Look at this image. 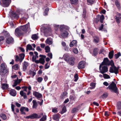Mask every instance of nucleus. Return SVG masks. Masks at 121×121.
Here are the masks:
<instances>
[{"label": "nucleus", "mask_w": 121, "mask_h": 121, "mask_svg": "<svg viewBox=\"0 0 121 121\" xmlns=\"http://www.w3.org/2000/svg\"><path fill=\"white\" fill-rule=\"evenodd\" d=\"M107 88L109 89L111 91V92L116 93L117 94H118V88L117 87L116 85L113 82H112Z\"/></svg>", "instance_id": "nucleus-1"}, {"label": "nucleus", "mask_w": 121, "mask_h": 121, "mask_svg": "<svg viewBox=\"0 0 121 121\" xmlns=\"http://www.w3.org/2000/svg\"><path fill=\"white\" fill-rule=\"evenodd\" d=\"M6 67L4 63L1 64L0 68V74L1 75H4L8 72V70L6 69Z\"/></svg>", "instance_id": "nucleus-2"}, {"label": "nucleus", "mask_w": 121, "mask_h": 121, "mask_svg": "<svg viewBox=\"0 0 121 121\" xmlns=\"http://www.w3.org/2000/svg\"><path fill=\"white\" fill-rule=\"evenodd\" d=\"M43 114L41 113L38 114L36 113H34L30 115L26 116V118L27 119L30 118L31 119H33L35 118H40L43 115Z\"/></svg>", "instance_id": "nucleus-3"}, {"label": "nucleus", "mask_w": 121, "mask_h": 121, "mask_svg": "<svg viewBox=\"0 0 121 121\" xmlns=\"http://www.w3.org/2000/svg\"><path fill=\"white\" fill-rule=\"evenodd\" d=\"M15 34L17 36H19L22 35L23 32L22 30L21 27H20L16 28L15 30Z\"/></svg>", "instance_id": "nucleus-4"}, {"label": "nucleus", "mask_w": 121, "mask_h": 121, "mask_svg": "<svg viewBox=\"0 0 121 121\" xmlns=\"http://www.w3.org/2000/svg\"><path fill=\"white\" fill-rule=\"evenodd\" d=\"M20 27H21L22 30L23 32H26L28 30L30 29V24L29 23H28L26 25L21 26Z\"/></svg>", "instance_id": "nucleus-5"}, {"label": "nucleus", "mask_w": 121, "mask_h": 121, "mask_svg": "<svg viewBox=\"0 0 121 121\" xmlns=\"http://www.w3.org/2000/svg\"><path fill=\"white\" fill-rule=\"evenodd\" d=\"M102 65L100 64L99 66V69L100 72L102 74H103L107 72L108 71V68L107 66H104L102 67V69H101V66Z\"/></svg>", "instance_id": "nucleus-6"}, {"label": "nucleus", "mask_w": 121, "mask_h": 121, "mask_svg": "<svg viewBox=\"0 0 121 121\" xmlns=\"http://www.w3.org/2000/svg\"><path fill=\"white\" fill-rule=\"evenodd\" d=\"M109 72L111 73H115L117 74L118 73V69L115 66L110 67L109 70Z\"/></svg>", "instance_id": "nucleus-7"}, {"label": "nucleus", "mask_w": 121, "mask_h": 121, "mask_svg": "<svg viewBox=\"0 0 121 121\" xmlns=\"http://www.w3.org/2000/svg\"><path fill=\"white\" fill-rule=\"evenodd\" d=\"M3 3V6L4 7H7L11 2V0H1Z\"/></svg>", "instance_id": "nucleus-8"}, {"label": "nucleus", "mask_w": 121, "mask_h": 121, "mask_svg": "<svg viewBox=\"0 0 121 121\" xmlns=\"http://www.w3.org/2000/svg\"><path fill=\"white\" fill-rule=\"evenodd\" d=\"M75 59L74 57L70 58L68 60V61L67 62L71 65H73L75 63Z\"/></svg>", "instance_id": "nucleus-9"}, {"label": "nucleus", "mask_w": 121, "mask_h": 121, "mask_svg": "<svg viewBox=\"0 0 121 121\" xmlns=\"http://www.w3.org/2000/svg\"><path fill=\"white\" fill-rule=\"evenodd\" d=\"M101 65H108L110 64V62L107 58H104L103 61Z\"/></svg>", "instance_id": "nucleus-10"}, {"label": "nucleus", "mask_w": 121, "mask_h": 121, "mask_svg": "<svg viewBox=\"0 0 121 121\" xmlns=\"http://www.w3.org/2000/svg\"><path fill=\"white\" fill-rule=\"evenodd\" d=\"M33 95L38 99L42 97V95L41 94L36 91L33 92Z\"/></svg>", "instance_id": "nucleus-11"}, {"label": "nucleus", "mask_w": 121, "mask_h": 121, "mask_svg": "<svg viewBox=\"0 0 121 121\" xmlns=\"http://www.w3.org/2000/svg\"><path fill=\"white\" fill-rule=\"evenodd\" d=\"M6 42L8 44L12 43L13 42V38L10 36L7 38L6 39Z\"/></svg>", "instance_id": "nucleus-12"}, {"label": "nucleus", "mask_w": 121, "mask_h": 121, "mask_svg": "<svg viewBox=\"0 0 121 121\" xmlns=\"http://www.w3.org/2000/svg\"><path fill=\"white\" fill-rule=\"evenodd\" d=\"M85 63L84 61H81L80 62L78 66V68L79 69L83 68L85 67Z\"/></svg>", "instance_id": "nucleus-13"}, {"label": "nucleus", "mask_w": 121, "mask_h": 121, "mask_svg": "<svg viewBox=\"0 0 121 121\" xmlns=\"http://www.w3.org/2000/svg\"><path fill=\"white\" fill-rule=\"evenodd\" d=\"M61 36L63 38L66 37L68 35V33L66 30L61 31Z\"/></svg>", "instance_id": "nucleus-14"}, {"label": "nucleus", "mask_w": 121, "mask_h": 121, "mask_svg": "<svg viewBox=\"0 0 121 121\" xmlns=\"http://www.w3.org/2000/svg\"><path fill=\"white\" fill-rule=\"evenodd\" d=\"M93 42L95 43H97L99 41V37L96 36H95L93 37Z\"/></svg>", "instance_id": "nucleus-15"}, {"label": "nucleus", "mask_w": 121, "mask_h": 121, "mask_svg": "<svg viewBox=\"0 0 121 121\" xmlns=\"http://www.w3.org/2000/svg\"><path fill=\"white\" fill-rule=\"evenodd\" d=\"M45 42L46 44L50 45L53 43L52 39L50 38H48L46 39Z\"/></svg>", "instance_id": "nucleus-16"}, {"label": "nucleus", "mask_w": 121, "mask_h": 121, "mask_svg": "<svg viewBox=\"0 0 121 121\" xmlns=\"http://www.w3.org/2000/svg\"><path fill=\"white\" fill-rule=\"evenodd\" d=\"M116 19L117 23H120L121 21V14L119 13L117 14L116 17Z\"/></svg>", "instance_id": "nucleus-17"}, {"label": "nucleus", "mask_w": 121, "mask_h": 121, "mask_svg": "<svg viewBox=\"0 0 121 121\" xmlns=\"http://www.w3.org/2000/svg\"><path fill=\"white\" fill-rule=\"evenodd\" d=\"M28 65L29 64L28 62L25 61L24 62L23 65V68L24 71H25L26 70L27 67Z\"/></svg>", "instance_id": "nucleus-18"}, {"label": "nucleus", "mask_w": 121, "mask_h": 121, "mask_svg": "<svg viewBox=\"0 0 121 121\" xmlns=\"http://www.w3.org/2000/svg\"><path fill=\"white\" fill-rule=\"evenodd\" d=\"M77 45V41L75 40H73L69 44L70 47H72L74 46Z\"/></svg>", "instance_id": "nucleus-19"}, {"label": "nucleus", "mask_w": 121, "mask_h": 121, "mask_svg": "<svg viewBox=\"0 0 121 121\" xmlns=\"http://www.w3.org/2000/svg\"><path fill=\"white\" fill-rule=\"evenodd\" d=\"M9 93L11 95L13 96H15L17 94L16 92L14 89L11 90Z\"/></svg>", "instance_id": "nucleus-20"}, {"label": "nucleus", "mask_w": 121, "mask_h": 121, "mask_svg": "<svg viewBox=\"0 0 121 121\" xmlns=\"http://www.w3.org/2000/svg\"><path fill=\"white\" fill-rule=\"evenodd\" d=\"M20 94L22 96H23L24 99H26L27 97L25 93L23 91H20Z\"/></svg>", "instance_id": "nucleus-21"}, {"label": "nucleus", "mask_w": 121, "mask_h": 121, "mask_svg": "<svg viewBox=\"0 0 121 121\" xmlns=\"http://www.w3.org/2000/svg\"><path fill=\"white\" fill-rule=\"evenodd\" d=\"M49 30L50 29H46L44 30L43 33L46 36H47L48 35V33L50 31Z\"/></svg>", "instance_id": "nucleus-22"}, {"label": "nucleus", "mask_w": 121, "mask_h": 121, "mask_svg": "<svg viewBox=\"0 0 121 121\" xmlns=\"http://www.w3.org/2000/svg\"><path fill=\"white\" fill-rule=\"evenodd\" d=\"M59 118V115L57 114L54 115L53 117V119L56 121L58 120Z\"/></svg>", "instance_id": "nucleus-23"}, {"label": "nucleus", "mask_w": 121, "mask_h": 121, "mask_svg": "<svg viewBox=\"0 0 121 121\" xmlns=\"http://www.w3.org/2000/svg\"><path fill=\"white\" fill-rule=\"evenodd\" d=\"M20 111L21 112H23V111H25L26 112H28L29 111V109L27 107H22L20 109Z\"/></svg>", "instance_id": "nucleus-24"}, {"label": "nucleus", "mask_w": 121, "mask_h": 121, "mask_svg": "<svg viewBox=\"0 0 121 121\" xmlns=\"http://www.w3.org/2000/svg\"><path fill=\"white\" fill-rule=\"evenodd\" d=\"M27 50H33L34 51L35 50V49L33 48L32 47L31 45L30 44H28L26 46V51H27Z\"/></svg>", "instance_id": "nucleus-25"}, {"label": "nucleus", "mask_w": 121, "mask_h": 121, "mask_svg": "<svg viewBox=\"0 0 121 121\" xmlns=\"http://www.w3.org/2000/svg\"><path fill=\"white\" fill-rule=\"evenodd\" d=\"M66 26L64 25H62L60 26V30L61 31L63 30H65L66 29Z\"/></svg>", "instance_id": "nucleus-26"}, {"label": "nucleus", "mask_w": 121, "mask_h": 121, "mask_svg": "<svg viewBox=\"0 0 121 121\" xmlns=\"http://www.w3.org/2000/svg\"><path fill=\"white\" fill-rule=\"evenodd\" d=\"M33 103V108H36L38 106V104L36 101L35 100H33L32 101Z\"/></svg>", "instance_id": "nucleus-27"}, {"label": "nucleus", "mask_w": 121, "mask_h": 121, "mask_svg": "<svg viewBox=\"0 0 121 121\" xmlns=\"http://www.w3.org/2000/svg\"><path fill=\"white\" fill-rule=\"evenodd\" d=\"M114 51H112L110 52L108 54V57L110 59H112L113 56Z\"/></svg>", "instance_id": "nucleus-28"}, {"label": "nucleus", "mask_w": 121, "mask_h": 121, "mask_svg": "<svg viewBox=\"0 0 121 121\" xmlns=\"http://www.w3.org/2000/svg\"><path fill=\"white\" fill-rule=\"evenodd\" d=\"M98 49L97 48H95L93 50V55L96 56L97 55L98 53Z\"/></svg>", "instance_id": "nucleus-29"}, {"label": "nucleus", "mask_w": 121, "mask_h": 121, "mask_svg": "<svg viewBox=\"0 0 121 121\" xmlns=\"http://www.w3.org/2000/svg\"><path fill=\"white\" fill-rule=\"evenodd\" d=\"M2 88L3 89H5L8 88V86L7 84L5 83H3L2 85Z\"/></svg>", "instance_id": "nucleus-30"}, {"label": "nucleus", "mask_w": 121, "mask_h": 121, "mask_svg": "<svg viewBox=\"0 0 121 121\" xmlns=\"http://www.w3.org/2000/svg\"><path fill=\"white\" fill-rule=\"evenodd\" d=\"M69 55L67 54H65L63 56V58L66 61H68V58L69 57Z\"/></svg>", "instance_id": "nucleus-31"}, {"label": "nucleus", "mask_w": 121, "mask_h": 121, "mask_svg": "<svg viewBox=\"0 0 121 121\" xmlns=\"http://www.w3.org/2000/svg\"><path fill=\"white\" fill-rule=\"evenodd\" d=\"M82 15L83 16L84 18H85L86 17V11L85 8H83V9Z\"/></svg>", "instance_id": "nucleus-32"}, {"label": "nucleus", "mask_w": 121, "mask_h": 121, "mask_svg": "<svg viewBox=\"0 0 121 121\" xmlns=\"http://www.w3.org/2000/svg\"><path fill=\"white\" fill-rule=\"evenodd\" d=\"M117 108L118 109H121V102H118L117 104Z\"/></svg>", "instance_id": "nucleus-33"}, {"label": "nucleus", "mask_w": 121, "mask_h": 121, "mask_svg": "<svg viewBox=\"0 0 121 121\" xmlns=\"http://www.w3.org/2000/svg\"><path fill=\"white\" fill-rule=\"evenodd\" d=\"M31 38L32 39L34 40L37 39L38 38V36L36 34L33 35Z\"/></svg>", "instance_id": "nucleus-34"}, {"label": "nucleus", "mask_w": 121, "mask_h": 121, "mask_svg": "<svg viewBox=\"0 0 121 121\" xmlns=\"http://www.w3.org/2000/svg\"><path fill=\"white\" fill-rule=\"evenodd\" d=\"M25 56V54L24 53H22L20 55V57L21 59V62L24 58Z\"/></svg>", "instance_id": "nucleus-35"}, {"label": "nucleus", "mask_w": 121, "mask_h": 121, "mask_svg": "<svg viewBox=\"0 0 121 121\" xmlns=\"http://www.w3.org/2000/svg\"><path fill=\"white\" fill-rule=\"evenodd\" d=\"M115 4L117 7L119 9L120 8L119 2L117 0H116L115 1Z\"/></svg>", "instance_id": "nucleus-36"}, {"label": "nucleus", "mask_w": 121, "mask_h": 121, "mask_svg": "<svg viewBox=\"0 0 121 121\" xmlns=\"http://www.w3.org/2000/svg\"><path fill=\"white\" fill-rule=\"evenodd\" d=\"M45 49V52L47 53L48 52L50 51V48L48 46H46Z\"/></svg>", "instance_id": "nucleus-37"}, {"label": "nucleus", "mask_w": 121, "mask_h": 121, "mask_svg": "<svg viewBox=\"0 0 121 121\" xmlns=\"http://www.w3.org/2000/svg\"><path fill=\"white\" fill-rule=\"evenodd\" d=\"M46 115H44L43 116V117L40 119V121H44L46 119Z\"/></svg>", "instance_id": "nucleus-38"}, {"label": "nucleus", "mask_w": 121, "mask_h": 121, "mask_svg": "<svg viewBox=\"0 0 121 121\" xmlns=\"http://www.w3.org/2000/svg\"><path fill=\"white\" fill-rule=\"evenodd\" d=\"M19 67L18 64H16L14 65L12 67V68L15 70H17L18 69Z\"/></svg>", "instance_id": "nucleus-39"}, {"label": "nucleus", "mask_w": 121, "mask_h": 121, "mask_svg": "<svg viewBox=\"0 0 121 121\" xmlns=\"http://www.w3.org/2000/svg\"><path fill=\"white\" fill-rule=\"evenodd\" d=\"M121 56V54L120 52H119L117 54H115L114 55L115 58L116 59L118 58L119 57Z\"/></svg>", "instance_id": "nucleus-40"}, {"label": "nucleus", "mask_w": 121, "mask_h": 121, "mask_svg": "<svg viewBox=\"0 0 121 121\" xmlns=\"http://www.w3.org/2000/svg\"><path fill=\"white\" fill-rule=\"evenodd\" d=\"M39 62L42 64H44L45 62L44 59L42 57L41 58L39 59Z\"/></svg>", "instance_id": "nucleus-41"}, {"label": "nucleus", "mask_w": 121, "mask_h": 121, "mask_svg": "<svg viewBox=\"0 0 121 121\" xmlns=\"http://www.w3.org/2000/svg\"><path fill=\"white\" fill-rule=\"evenodd\" d=\"M12 16L15 19H17L19 17V15L17 13H14L12 14Z\"/></svg>", "instance_id": "nucleus-42"}, {"label": "nucleus", "mask_w": 121, "mask_h": 121, "mask_svg": "<svg viewBox=\"0 0 121 121\" xmlns=\"http://www.w3.org/2000/svg\"><path fill=\"white\" fill-rule=\"evenodd\" d=\"M78 1V0H70L71 3L74 4H77Z\"/></svg>", "instance_id": "nucleus-43"}, {"label": "nucleus", "mask_w": 121, "mask_h": 121, "mask_svg": "<svg viewBox=\"0 0 121 121\" xmlns=\"http://www.w3.org/2000/svg\"><path fill=\"white\" fill-rule=\"evenodd\" d=\"M29 74H32L33 76H34L36 74V73L35 72L31 70L29 71Z\"/></svg>", "instance_id": "nucleus-44"}, {"label": "nucleus", "mask_w": 121, "mask_h": 121, "mask_svg": "<svg viewBox=\"0 0 121 121\" xmlns=\"http://www.w3.org/2000/svg\"><path fill=\"white\" fill-rule=\"evenodd\" d=\"M0 117L4 120L6 119L7 118L5 115L4 113L1 114L0 115Z\"/></svg>", "instance_id": "nucleus-45"}, {"label": "nucleus", "mask_w": 121, "mask_h": 121, "mask_svg": "<svg viewBox=\"0 0 121 121\" xmlns=\"http://www.w3.org/2000/svg\"><path fill=\"white\" fill-rule=\"evenodd\" d=\"M104 19V16L102 15L100 17V22L101 23H103V20Z\"/></svg>", "instance_id": "nucleus-46"}, {"label": "nucleus", "mask_w": 121, "mask_h": 121, "mask_svg": "<svg viewBox=\"0 0 121 121\" xmlns=\"http://www.w3.org/2000/svg\"><path fill=\"white\" fill-rule=\"evenodd\" d=\"M108 94L107 93H104L102 95V97L103 98H106L108 96Z\"/></svg>", "instance_id": "nucleus-47"}, {"label": "nucleus", "mask_w": 121, "mask_h": 121, "mask_svg": "<svg viewBox=\"0 0 121 121\" xmlns=\"http://www.w3.org/2000/svg\"><path fill=\"white\" fill-rule=\"evenodd\" d=\"M21 81V80H20L19 82H18L17 80H15L14 83V84L13 85V87L16 86L17 85L18 83L20 82Z\"/></svg>", "instance_id": "nucleus-48"}, {"label": "nucleus", "mask_w": 121, "mask_h": 121, "mask_svg": "<svg viewBox=\"0 0 121 121\" xmlns=\"http://www.w3.org/2000/svg\"><path fill=\"white\" fill-rule=\"evenodd\" d=\"M78 110V109L77 108H74L72 109V113H76L77 111Z\"/></svg>", "instance_id": "nucleus-49"}, {"label": "nucleus", "mask_w": 121, "mask_h": 121, "mask_svg": "<svg viewBox=\"0 0 121 121\" xmlns=\"http://www.w3.org/2000/svg\"><path fill=\"white\" fill-rule=\"evenodd\" d=\"M66 111V107H64L63 108L62 110L61 113L62 114L65 112Z\"/></svg>", "instance_id": "nucleus-50"}, {"label": "nucleus", "mask_w": 121, "mask_h": 121, "mask_svg": "<svg viewBox=\"0 0 121 121\" xmlns=\"http://www.w3.org/2000/svg\"><path fill=\"white\" fill-rule=\"evenodd\" d=\"M103 76V77L104 78L108 79L110 78V77L109 76L106 74H104Z\"/></svg>", "instance_id": "nucleus-51"}, {"label": "nucleus", "mask_w": 121, "mask_h": 121, "mask_svg": "<svg viewBox=\"0 0 121 121\" xmlns=\"http://www.w3.org/2000/svg\"><path fill=\"white\" fill-rule=\"evenodd\" d=\"M15 61H20L21 62V59L20 57L17 56L15 57Z\"/></svg>", "instance_id": "nucleus-52"}, {"label": "nucleus", "mask_w": 121, "mask_h": 121, "mask_svg": "<svg viewBox=\"0 0 121 121\" xmlns=\"http://www.w3.org/2000/svg\"><path fill=\"white\" fill-rule=\"evenodd\" d=\"M74 78L75 79L74 80V81L75 82L77 81L78 79V76L77 74H76L74 76Z\"/></svg>", "instance_id": "nucleus-53"}, {"label": "nucleus", "mask_w": 121, "mask_h": 121, "mask_svg": "<svg viewBox=\"0 0 121 121\" xmlns=\"http://www.w3.org/2000/svg\"><path fill=\"white\" fill-rule=\"evenodd\" d=\"M43 80V78L41 77H39L37 79V81L38 82L40 83Z\"/></svg>", "instance_id": "nucleus-54"}, {"label": "nucleus", "mask_w": 121, "mask_h": 121, "mask_svg": "<svg viewBox=\"0 0 121 121\" xmlns=\"http://www.w3.org/2000/svg\"><path fill=\"white\" fill-rule=\"evenodd\" d=\"M3 33H4V35L5 36L9 37L10 36L9 33L7 31H4Z\"/></svg>", "instance_id": "nucleus-55"}, {"label": "nucleus", "mask_w": 121, "mask_h": 121, "mask_svg": "<svg viewBox=\"0 0 121 121\" xmlns=\"http://www.w3.org/2000/svg\"><path fill=\"white\" fill-rule=\"evenodd\" d=\"M75 98V97L73 95H71L69 97V99L71 100H74Z\"/></svg>", "instance_id": "nucleus-56"}, {"label": "nucleus", "mask_w": 121, "mask_h": 121, "mask_svg": "<svg viewBox=\"0 0 121 121\" xmlns=\"http://www.w3.org/2000/svg\"><path fill=\"white\" fill-rule=\"evenodd\" d=\"M96 83L94 82L91 83V89L95 88V87Z\"/></svg>", "instance_id": "nucleus-57"}, {"label": "nucleus", "mask_w": 121, "mask_h": 121, "mask_svg": "<svg viewBox=\"0 0 121 121\" xmlns=\"http://www.w3.org/2000/svg\"><path fill=\"white\" fill-rule=\"evenodd\" d=\"M15 106L13 104H11V109H12V111L14 112V114H16V113L14 112V108Z\"/></svg>", "instance_id": "nucleus-58"}, {"label": "nucleus", "mask_w": 121, "mask_h": 121, "mask_svg": "<svg viewBox=\"0 0 121 121\" xmlns=\"http://www.w3.org/2000/svg\"><path fill=\"white\" fill-rule=\"evenodd\" d=\"M52 112L54 113H56L58 112L57 110V108H54L52 109Z\"/></svg>", "instance_id": "nucleus-59"}, {"label": "nucleus", "mask_w": 121, "mask_h": 121, "mask_svg": "<svg viewBox=\"0 0 121 121\" xmlns=\"http://www.w3.org/2000/svg\"><path fill=\"white\" fill-rule=\"evenodd\" d=\"M73 52L74 53L76 54L78 52V50L76 48H74L73 49Z\"/></svg>", "instance_id": "nucleus-60"}, {"label": "nucleus", "mask_w": 121, "mask_h": 121, "mask_svg": "<svg viewBox=\"0 0 121 121\" xmlns=\"http://www.w3.org/2000/svg\"><path fill=\"white\" fill-rule=\"evenodd\" d=\"M22 89H24V91H27V87L26 86H22Z\"/></svg>", "instance_id": "nucleus-61"}, {"label": "nucleus", "mask_w": 121, "mask_h": 121, "mask_svg": "<svg viewBox=\"0 0 121 121\" xmlns=\"http://www.w3.org/2000/svg\"><path fill=\"white\" fill-rule=\"evenodd\" d=\"M104 25L103 24H101L100 26L99 27V30H101L103 28Z\"/></svg>", "instance_id": "nucleus-62"}, {"label": "nucleus", "mask_w": 121, "mask_h": 121, "mask_svg": "<svg viewBox=\"0 0 121 121\" xmlns=\"http://www.w3.org/2000/svg\"><path fill=\"white\" fill-rule=\"evenodd\" d=\"M48 56L50 57L51 59L52 58V54L51 53H49L48 54Z\"/></svg>", "instance_id": "nucleus-63"}, {"label": "nucleus", "mask_w": 121, "mask_h": 121, "mask_svg": "<svg viewBox=\"0 0 121 121\" xmlns=\"http://www.w3.org/2000/svg\"><path fill=\"white\" fill-rule=\"evenodd\" d=\"M67 94V93L66 91L64 92L63 94H62V95L63 97H64L65 96H66Z\"/></svg>", "instance_id": "nucleus-64"}]
</instances>
